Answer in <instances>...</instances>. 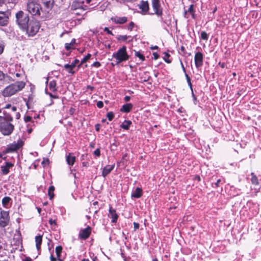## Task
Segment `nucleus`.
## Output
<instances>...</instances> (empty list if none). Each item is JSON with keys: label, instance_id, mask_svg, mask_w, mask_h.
Instances as JSON below:
<instances>
[{"label": "nucleus", "instance_id": "f257e3e1", "mask_svg": "<svg viewBox=\"0 0 261 261\" xmlns=\"http://www.w3.org/2000/svg\"><path fill=\"white\" fill-rule=\"evenodd\" d=\"M12 118L10 115H0V132L5 136L11 135L14 130V125L11 123Z\"/></svg>", "mask_w": 261, "mask_h": 261}, {"label": "nucleus", "instance_id": "f03ea898", "mask_svg": "<svg viewBox=\"0 0 261 261\" xmlns=\"http://www.w3.org/2000/svg\"><path fill=\"white\" fill-rule=\"evenodd\" d=\"M26 83L23 81H17L7 86L2 92L4 97H10L22 90Z\"/></svg>", "mask_w": 261, "mask_h": 261}, {"label": "nucleus", "instance_id": "7ed1b4c3", "mask_svg": "<svg viewBox=\"0 0 261 261\" xmlns=\"http://www.w3.org/2000/svg\"><path fill=\"white\" fill-rule=\"evenodd\" d=\"M15 18L16 23L21 30L26 28L27 25L31 21L29 15L21 10L16 13Z\"/></svg>", "mask_w": 261, "mask_h": 261}, {"label": "nucleus", "instance_id": "20e7f679", "mask_svg": "<svg viewBox=\"0 0 261 261\" xmlns=\"http://www.w3.org/2000/svg\"><path fill=\"white\" fill-rule=\"evenodd\" d=\"M40 28L39 22L37 20L32 19L28 23L26 28L22 30L26 34L31 37L34 36L39 31Z\"/></svg>", "mask_w": 261, "mask_h": 261}, {"label": "nucleus", "instance_id": "39448f33", "mask_svg": "<svg viewBox=\"0 0 261 261\" xmlns=\"http://www.w3.org/2000/svg\"><path fill=\"white\" fill-rule=\"evenodd\" d=\"M27 9L28 11L32 15L40 16L43 15L42 7L40 4L34 1H30L27 4Z\"/></svg>", "mask_w": 261, "mask_h": 261}, {"label": "nucleus", "instance_id": "423d86ee", "mask_svg": "<svg viewBox=\"0 0 261 261\" xmlns=\"http://www.w3.org/2000/svg\"><path fill=\"white\" fill-rule=\"evenodd\" d=\"M112 57L116 59V64L128 60L129 56L127 53L126 47L123 46L120 48L116 53L113 54Z\"/></svg>", "mask_w": 261, "mask_h": 261}, {"label": "nucleus", "instance_id": "0eeeda50", "mask_svg": "<svg viewBox=\"0 0 261 261\" xmlns=\"http://www.w3.org/2000/svg\"><path fill=\"white\" fill-rule=\"evenodd\" d=\"M42 6V10L43 15L41 18H44L47 17L49 12L52 9L54 5V0H41Z\"/></svg>", "mask_w": 261, "mask_h": 261}, {"label": "nucleus", "instance_id": "6e6552de", "mask_svg": "<svg viewBox=\"0 0 261 261\" xmlns=\"http://www.w3.org/2000/svg\"><path fill=\"white\" fill-rule=\"evenodd\" d=\"M10 222L9 212L2 210L0 213V226L5 227Z\"/></svg>", "mask_w": 261, "mask_h": 261}, {"label": "nucleus", "instance_id": "1a4fd4ad", "mask_svg": "<svg viewBox=\"0 0 261 261\" xmlns=\"http://www.w3.org/2000/svg\"><path fill=\"white\" fill-rule=\"evenodd\" d=\"M151 5L154 13H150V14H156L158 16L161 17L163 15V10L159 0H151Z\"/></svg>", "mask_w": 261, "mask_h": 261}, {"label": "nucleus", "instance_id": "9d476101", "mask_svg": "<svg viewBox=\"0 0 261 261\" xmlns=\"http://www.w3.org/2000/svg\"><path fill=\"white\" fill-rule=\"evenodd\" d=\"M203 56L201 52H197L194 57L195 64L196 68H199L202 65Z\"/></svg>", "mask_w": 261, "mask_h": 261}, {"label": "nucleus", "instance_id": "9b49d317", "mask_svg": "<svg viewBox=\"0 0 261 261\" xmlns=\"http://www.w3.org/2000/svg\"><path fill=\"white\" fill-rule=\"evenodd\" d=\"M8 12L0 11V26H5L8 23Z\"/></svg>", "mask_w": 261, "mask_h": 261}, {"label": "nucleus", "instance_id": "f8f14e48", "mask_svg": "<svg viewBox=\"0 0 261 261\" xmlns=\"http://www.w3.org/2000/svg\"><path fill=\"white\" fill-rule=\"evenodd\" d=\"M84 3V1L81 2L79 1H73L71 6V9L73 10H82L84 11L87 9V6H85L84 7L83 6V4Z\"/></svg>", "mask_w": 261, "mask_h": 261}, {"label": "nucleus", "instance_id": "ddd939ff", "mask_svg": "<svg viewBox=\"0 0 261 261\" xmlns=\"http://www.w3.org/2000/svg\"><path fill=\"white\" fill-rule=\"evenodd\" d=\"M108 216L111 219V222L115 223L117 222L118 215L116 213V210L113 209L112 207H110L109 211Z\"/></svg>", "mask_w": 261, "mask_h": 261}, {"label": "nucleus", "instance_id": "4468645a", "mask_svg": "<svg viewBox=\"0 0 261 261\" xmlns=\"http://www.w3.org/2000/svg\"><path fill=\"white\" fill-rule=\"evenodd\" d=\"M90 233L91 228L89 226H88L86 228L81 230L79 233V236L81 238L85 240L89 237Z\"/></svg>", "mask_w": 261, "mask_h": 261}, {"label": "nucleus", "instance_id": "2eb2a0df", "mask_svg": "<svg viewBox=\"0 0 261 261\" xmlns=\"http://www.w3.org/2000/svg\"><path fill=\"white\" fill-rule=\"evenodd\" d=\"M139 8L142 10V14H145L149 10V3L147 1H142L138 5Z\"/></svg>", "mask_w": 261, "mask_h": 261}, {"label": "nucleus", "instance_id": "dca6fc26", "mask_svg": "<svg viewBox=\"0 0 261 261\" xmlns=\"http://www.w3.org/2000/svg\"><path fill=\"white\" fill-rule=\"evenodd\" d=\"M13 166L14 165L10 162H6L5 165L1 167L2 173L4 175L8 174L10 168H12Z\"/></svg>", "mask_w": 261, "mask_h": 261}, {"label": "nucleus", "instance_id": "f3484780", "mask_svg": "<svg viewBox=\"0 0 261 261\" xmlns=\"http://www.w3.org/2000/svg\"><path fill=\"white\" fill-rule=\"evenodd\" d=\"M115 164L105 166L102 171V176L106 177L114 168Z\"/></svg>", "mask_w": 261, "mask_h": 261}, {"label": "nucleus", "instance_id": "a211bd4d", "mask_svg": "<svg viewBox=\"0 0 261 261\" xmlns=\"http://www.w3.org/2000/svg\"><path fill=\"white\" fill-rule=\"evenodd\" d=\"M143 192L141 188L137 187L133 191L132 194V197L135 198H139L142 195Z\"/></svg>", "mask_w": 261, "mask_h": 261}, {"label": "nucleus", "instance_id": "6ab92c4d", "mask_svg": "<svg viewBox=\"0 0 261 261\" xmlns=\"http://www.w3.org/2000/svg\"><path fill=\"white\" fill-rule=\"evenodd\" d=\"M112 20L115 22L117 24H123L125 23L127 20V18L126 17H112L111 18Z\"/></svg>", "mask_w": 261, "mask_h": 261}, {"label": "nucleus", "instance_id": "aec40b11", "mask_svg": "<svg viewBox=\"0 0 261 261\" xmlns=\"http://www.w3.org/2000/svg\"><path fill=\"white\" fill-rule=\"evenodd\" d=\"M42 241V236L39 235L35 237L36 246L37 250L40 251L41 250V245Z\"/></svg>", "mask_w": 261, "mask_h": 261}, {"label": "nucleus", "instance_id": "412c9836", "mask_svg": "<svg viewBox=\"0 0 261 261\" xmlns=\"http://www.w3.org/2000/svg\"><path fill=\"white\" fill-rule=\"evenodd\" d=\"M133 105L130 103H126L120 109V111L122 113H128L132 109Z\"/></svg>", "mask_w": 261, "mask_h": 261}, {"label": "nucleus", "instance_id": "4be33fe9", "mask_svg": "<svg viewBox=\"0 0 261 261\" xmlns=\"http://www.w3.org/2000/svg\"><path fill=\"white\" fill-rule=\"evenodd\" d=\"M66 162L69 165L72 166L75 162V157L72 155L71 153H69L66 156Z\"/></svg>", "mask_w": 261, "mask_h": 261}, {"label": "nucleus", "instance_id": "5701e85b", "mask_svg": "<svg viewBox=\"0 0 261 261\" xmlns=\"http://www.w3.org/2000/svg\"><path fill=\"white\" fill-rule=\"evenodd\" d=\"M11 201L12 199L10 197L6 196L2 199V203L4 207L8 208L10 207L9 203Z\"/></svg>", "mask_w": 261, "mask_h": 261}, {"label": "nucleus", "instance_id": "b1692460", "mask_svg": "<svg viewBox=\"0 0 261 261\" xmlns=\"http://www.w3.org/2000/svg\"><path fill=\"white\" fill-rule=\"evenodd\" d=\"M19 148V146L18 144H12L10 146H9L7 149L6 151L7 152H12L14 151H16Z\"/></svg>", "mask_w": 261, "mask_h": 261}, {"label": "nucleus", "instance_id": "393cba45", "mask_svg": "<svg viewBox=\"0 0 261 261\" xmlns=\"http://www.w3.org/2000/svg\"><path fill=\"white\" fill-rule=\"evenodd\" d=\"M57 83L56 81L55 80L51 81L48 85L49 89L52 92H55L57 90Z\"/></svg>", "mask_w": 261, "mask_h": 261}, {"label": "nucleus", "instance_id": "a878e982", "mask_svg": "<svg viewBox=\"0 0 261 261\" xmlns=\"http://www.w3.org/2000/svg\"><path fill=\"white\" fill-rule=\"evenodd\" d=\"M76 40L75 39H72L70 43H65V47L66 50H69L72 48H73V46L75 44Z\"/></svg>", "mask_w": 261, "mask_h": 261}, {"label": "nucleus", "instance_id": "bb28decb", "mask_svg": "<svg viewBox=\"0 0 261 261\" xmlns=\"http://www.w3.org/2000/svg\"><path fill=\"white\" fill-rule=\"evenodd\" d=\"M187 12L190 13L192 15V17L193 18H195V17H194V5H191L190 6L188 10L185 12L184 15H185V17H187L186 15H187Z\"/></svg>", "mask_w": 261, "mask_h": 261}, {"label": "nucleus", "instance_id": "cd10ccee", "mask_svg": "<svg viewBox=\"0 0 261 261\" xmlns=\"http://www.w3.org/2000/svg\"><path fill=\"white\" fill-rule=\"evenodd\" d=\"M132 122L129 120H125L120 125L121 127L124 129H128Z\"/></svg>", "mask_w": 261, "mask_h": 261}, {"label": "nucleus", "instance_id": "c85d7f7f", "mask_svg": "<svg viewBox=\"0 0 261 261\" xmlns=\"http://www.w3.org/2000/svg\"><path fill=\"white\" fill-rule=\"evenodd\" d=\"M55 190V187L53 186H51L49 187L48 190V194L49 196V199H52L54 197V191Z\"/></svg>", "mask_w": 261, "mask_h": 261}, {"label": "nucleus", "instance_id": "c756f323", "mask_svg": "<svg viewBox=\"0 0 261 261\" xmlns=\"http://www.w3.org/2000/svg\"><path fill=\"white\" fill-rule=\"evenodd\" d=\"M62 247L61 246H58L56 247V255H57V258H58V260H60V261H62L61 259H60V255H61V253L62 252Z\"/></svg>", "mask_w": 261, "mask_h": 261}, {"label": "nucleus", "instance_id": "7c9ffc66", "mask_svg": "<svg viewBox=\"0 0 261 261\" xmlns=\"http://www.w3.org/2000/svg\"><path fill=\"white\" fill-rule=\"evenodd\" d=\"M251 183L254 185H258V181L257 177L256 176V175L254 174V173H251Z\"/></svg>", "mask_w": 261, "mask_h": 261}, {"label": "nucleus", "instance_id": "2f4dec72", "mask_svg": "<svg viewBox=\"0 0 261 261\" xmlns=\"http://www.w3.org/2000/svg\"><path fill=\"white\" fill-rule=\"evenodd\" d=\"M161 19H162L163 22L168 26H169L171 24V17L170 14L167 15V18L166 19H164L163 17H161Z\"/></svg>", "mask_w": 261, "mask_h": 261}, {"label": "nucleus", "instance_id": "473e14b6", "mask_svg": "<svg viewBox=\"0 0 261 261\" xmlns=\"http://www.w3.org/2000/svg\"><path fill=\"white\" fill-rule=\"evenodd\" d=\"M129 37H130V36L127 35H119L117 37V39L119 41H126Z\"/></svg>", "mask_w": 261, "mask_h": 261}, {"label": "nucleus", "instance_id": "72a5a7b5", "mask_svg": "<svg viewBox=\"0 0 261 261\" xmlns=\"http://www.w3.org/2000/svg\"><path fill=\"white\" fill-rule=\"evenodd\" d=\"M64 67L68 71V73L73 74L75 71L71 68V65L67 64L64 65Z\"/></svg>", "mask_w": 261, "mask_h": 261}, {"label": "nucleus", "instance_id": "f704fd0d", "mask_svg": "<svg viewBox=\"0 0 261 261\" xmlns=\"http://www.w3.org/2000/svg\"><path fill=\"white\" fill-rule=\"evenodd\" d=\"M135 55L136 57H138L142 61H144L145 59L144 55L139 51H135Z\"/></svg>", "mask_w": 261, "mask_h": 261}, {"label": "nucleus", "instance_id": "c9c22d12", "mask_svg": "<svg viewBox=\"0 0 261 261\" xmlns=\"http://www.w3.org/2000/svg\"><path fill=\"white\" fill-rule=\"evenodd\" d=\"M185 76L186 77L187 81V83L188 84V85L190 87V88L191 89V90L192 91L193 90V88H192V83H191V78L190 77V76L187 73H186Z\"/></svg>", "mask_w": 261, "mask_h": 261}, {"label": "nucleus", "instance_id": "e433bc0d", "mask_svg": "<svg viewBox=\"0 0 261 261\" xmlns=\"http://www.w3.org/2000/svg\"><path fill=\"white\" fill-rule=\"evenodd\" d=\"M201 38L204 40H207L208 38V34L204 31L201 32Z\"/></svg>", "mask_w": 261, "mask_h": 261}, {"label": "nucleus", "instance_id": "4c0bfd02", "mask_svg": "<svg viewBox=\"0 0 261 261\" xmlns=\"http://www.w3.org/2000/svg\"><path fill=\"white\" fill-rule=\"evenodd\" d=\"M164 54H165V56L163 58L164 61L167 63H170L171 62V61L170 60L168 59V58L170 57V55L167 53H165Z\"/></svg>", "mask_w": 261, "mask_h": 261}, {"label": "nucleus", "instance_id": "58836bf2", "mask_svg": "<svg viewBox=\"0 0 261 261\" xmlns=\"http://www.w3.org/2000/svg\"><path fill=\"white\" fill-rule=\"evenodd\" d=\"M91 57V54H88L87 56H86L81 61V64H83L85 62H86L87 61H88L90 57Z\"/></svg>", "mask_w": 261, "mask_h": 261}, {"label": "nucleus", "instance_id": "ea45409f", "mask_svg": "<svg viewBox=\"0 0 261 261\" xmlns=\"http://www.w3.org/2000/svg\"><path fill=\"white\" fill-rule=\"evenodd\" d=\"M79 62V60L77 59H75L74 61L70 64L71 68L72 70L76 66V64Z\"/></svg>", "mask_w": 261, "mask_h": 261}, {"label": "nucleus", "instance_id": "a19ab883", "mask_svg": "<svg viewBox=\"0 0 261 261\" xmlns=\"http://www.w3.org/2000/svg\"><path fill=\"white\" fill-rule=\"evenodd\" d=\"M134 26H135V23H134V22H133V21H131V22L129 23V25H128V27H127V29H128V30H129V31H132V30H133V28L134 27Z\"/></svg>", "mask_w": 261, "mask_h": 261}, {"label": "nucleus", "instance_id": "79ce46f5", "mask_svg": "<svg viewBox=\"0 0 261 261\" xmlns=\"http://www.w3.org/2000/svg\"><path fill=\"white\" fill-rule=\"evenodd\" d=\"M32 119V117L30 115H24V120L25 122L31 121Z\"/></svg>", "mask_w": 261, "mask_h": 261}, {"label": "nucleus", "instance_id": "37998d69", "mask_svg": "<svg viewBox=\"0 0 261 261\" xmlns=\"http://www.w3.org/2000/svg\"><path fill=\"white\" fill-rule=\"evenodd\" d=\"M94 154L96 156H99L100 155V149L99 148H97L94 151Z\"/></svg>", "mask_w": 261, "mask_h": 261}, {"label": "nucleus", "instance_id": "c03bdc74", "mask_svg": "<svg viewBox=\"0 0 261 261\" xmlns=\"http://www.w3.org/2000/svg\"><path fill=\"white\" fill-rule=\"evenodd\" d=\"M221 184V180L220 179H219L217 180L216 182L214 184V186H213V187L217 188L220 186V185Z\"/></svg>", "mask_w": 261, "mask_h": 261}, {"label": "nucleus", "instance_id": "a18cd8bd", "mask_svg": "<svg viewBox=\"0 0 261 261\" xmlns=\"http://www.w3.org/2000/svg\"><path fill=\"white\" fill-rule=\"evenodd\" d=\"M96 106L99 108H101L103 107V103L102 101H98L97 102Z\"/></svg>", "mask_w": 261, "mask_h": 261}, {"label": "nucleus", "instance_id": "49530a36", "mask_svg": "<svg viewBox=\"0 0 261 261\" xmlns=\"http://www.w3.org/2000/svg\"><path fill=\"white\" fill-rule=\"evenodd\" d=\"M101 66V64L100 62L96 61L93 63L92 65V66L95 67H99Z\"/></svg>", "mask_w": 261, "mask_h": 261}, {"label": "nucleus", "instance_id": "de8ad7c7", "mask_svg": "<svg viewBox=\"0 0 261 261\" xmlns=\"http://www.w3.org/2000/svg\"><path fill=\"white\" fill-rule=\"evenodd\" d=\"M5 74L0 70V81L5 80Z\"/></svg>", "mask_w": 261, "mask_h": 261}, {"label": "nucleus", "instance_id": "09e8293b", "mask_svg": "<svg viewBox=\"0 0 261 261\" xmlns=\"http://www.w3.org/2000/svg\"><path fill=\"white\" fill-rule=\"evenodd\" d=\"M153 59L154 60H157L160 57L159 55L156 52L153 53Z\"/></svg>", "mask_w": 261, "mask_h": 261}, {"label": "nucleus", "instance_id": "8fccbe9b", "mask_svg": "<svg viewBox=\"0 0 261 261\" xmlns=\"http://www.w3.org/2000/svg\"><path fill=\"white\" fill-rule=\"evenodd\" d=\"M134 226V230H136L139 228V224L137 222H134L133 223Z\"/></svg>", "mask_w": 261, "mask_h": 261}, {"label": "nucleus", "instance_id": "3c124183", "mask_svg": "<svg viewBox=\"0 0 261 261\" xmlns=\"http://www.w3.org/2000/svg\"><path fill=\"white\" fill-rule=\"evenodd\" d=\"M104 31H105V32H107L108 34H110V35H113V34L112 33V31H110V30L109 29V28H107V27H106V28H105L104 29Z\"/></svg>", "mask_w": 261, "mask_h": 261}, {"label": "nucleus", "instance_id": "603ef678", "mask_svg": "<svg viewBox=\"0 0 261 261\" xmlns=\"http://www.w3.org/2000/svg\"><path fill=\"white\" fill-rule=\"evenodd\" d=\"M180 65H181V67L182 68V71L183 72L185 73V74H186V69L184 66V64L181 61V60H180Z\"/></svg>", "mask_w": 261, "mask_h": 261}, {"label": "nucleus", "instance_id": "864d4df0", "mask_svg": "<svg viewBox=\"0 0 261 261\" xmlns=\"http://www.w3.org/2000/svg\"><path fill=\"white\" fill-rule=\"evenodd\" d=\"M8 79L10 82L14 81L12 79V78L10 76L8 75V74H5V79Z\"/></svg>", "mask_w": 261, "mask_h": 261}, {"label": "nucleus", "instance_id": "5fc2aeb1", "mask_svg": "<svg viewBox=\"0 0 261 261\" xmlns=\"http://www.w3.org/2000/svg\"><path fill=\"white\" fill-rule=\"evenodd\" d=\"M180 50L181 51H182V55L183 56H185V54H186V50H185V48L184 46H181V47H180Z\"/></svg>", "mask_w": 261, "mask_h": 261}, {"label": "nucleus", "instance_id": "6e6d98bb", "mask_svg": "<svg viewBox=\"0 0 261 261\" xmlns=\"http://www.w3.org/2000/svg\"><path fill=\"white\" fill-rule=\"evenodd\" d=\"M50 259L51 261H56L57 258L54 256L53 254H51L50 256Z\"/></svg>", "mask_w": 261, "mask_h": 261}, {"label": "nucleus", "instance_id": "4d7b16f0", "mask_svg": "<svg viewBox=\"0 0 261 261\" xmlns=\"http://www.w3.org/2000/svg\"><path fill=\"white\" fill-rule=\"evenodd\" d=\"M107 116L109 120L110 121L113 120V119L114 118V115H107Z\"/></svg>", "mask_w": 261, "mask_h": 261}, {"label": "nucleus", "instance_id": "13d9d810", "mask_svg": "<svg viewBox=\"0 0 261 261\" xmlns=\"http://www.w3.org/2000/svg\"><path fill=\"white\" fill-rule=\"evenodd\" d=\"M49 223L50 225H53V224H56V221H55V220H53V219H50V220H49Z\"/></svg>", "mask_w": 261, "mask_h": 261}, {"label": "nucleus", "instance_id": "bf43d9fd", "mask_svg": "<svg viewBox=\"0 0 261 261\" xmlns=\"http://www.w3.org/2000/svg\"><path fill=\"white\" fill-rule=\"evenodd\" d=\"M130 96H125L124 97V100H125V101H129V100H130Z\"/></svg>", "mask_w": 261, "mask_h": 261}, {"label": "nucleus", "instance_id": "052dcab7", "mask_svg": "<svg viewBox=\"0 0 261 261\" xmlns=\"http://www.w3.org/2000/svg\"><path fill=\"white\" fill-rule=\"evenodd\" d=\"M87 89H90V90L92 91L94 90V88L93 86H91L90 85H88L87 87Z\"/></svg>", "mask_w": 261, "mask_h": 261}, {"label": "nucleus", "instance_id": "680f3d73", "mask_svg": "<svg viewBox=\"0 0 261 261\" xmlns=\"http://www.w3.org/2000/svg\"><path fill=\"white\" fill-rule=\"evenodd\" d=\"M150 48L151 49L153 50V49H158L159 48V47L156 45H155V46H152Z\"/></svg>", "mask_w": 261, "mask_h": 261}, {"label": "nucleus", "instance_id": "e2e57ef3", "mask_svg": "<svg viewBox=\"0 0 261 261\" xmlns=\"http://www.w3.org/2000/svg\"><path fill=\"white\" fill-rule=\"evenodd\" d=\"M219 65L222 67V68H224L225 66V64L224 63H221V62H219Z\"/></svg>", "mask_w": 261, "mask_h": 261}, {"label": "nucleus", "instance_id": "0e129e2a", "mask_svg": "<svg viewBox=\"0 0 261 261\" xmlns=\"http://www.w3.org/2000/svg\"><path fill=\"white\" fill-rule=\"evenodd\" d=\"M99 126H100V125L98 124H97L96 125H95V129L97 132L99 131Z\"/></svg>", "mask_w": 261, "mask_h": 261}, {"label": "nucleus", "instance_id": "69168bd1", "mask_svg": "<svg viewBox=\"0 0 261 261\" xmlns=\"http://www.w3.org/2000/svg\"><path fill=\"white\" fill-rule=\"evenodd\" d=\"M6 2V0H0V6H2Z\"/></svg>", "mask_w": 261, "mask_h": 261}, {"label": "nucleus", "instance_id": "338daca9", "mask_svg": "<svg viewBox=\"0 0 261 261\" xmlns=\"http://www.w3.org/2000/svg\"><path fill=\"white\" fill-rule=\"evenodd\" d=\"M82 165L83 167H86L88 165V162H83L82 163Z\"/></svg>", "mask_w": 261, "mask_h": 261}, {"label": "nucleus", "instance_id": "774afa93", "mask_svg": "<svg viewBox=\"0 0 261 261\" xmlns=\"http://www.w3.org/2000/svg\"><path fill=\"white\" fill-rule=\"evenodd\" d=\"M11 109L13 112H15L17 109L16 107L15 106H12Z\"/></svg>", "mask_w": 261, "mask_h": 261}]
</instances>
